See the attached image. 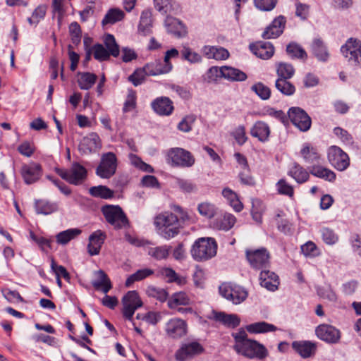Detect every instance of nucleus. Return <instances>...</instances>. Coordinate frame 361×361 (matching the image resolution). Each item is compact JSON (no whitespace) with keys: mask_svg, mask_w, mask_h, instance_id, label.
I'll return each mask as SVG.
<instances>
[{"mask_svg":"<svg viewBox=\"0 0 361 361\" xmlns=\"http://www.w3.org/2000/svg\"><path fill=\"white\" fill-rule=\"evenodd\" d=\"M57 174L71 184L78 185L87 178V169L78 162L72 164L68 169H56Z\"/></svg>","mask_w":361,"mask_h":361,"instance_id":"nucleus-3","label":"nucleus"},{"mask_svg":"<svg viewBox=\"0 0 361 361\" xmlns=\"http://www.w3.org/2000/svg\"><path fill=\"white\" fill-rule=\"evenodd\" d=\"M292 346L304 358L310 357L316 350L315 344L307 341H294L292 343Z\"/></svg>","mask_w":361,"mask_h":361,"instance_id":"nucleus-29","label":"nucleus"},{"mask_svg":"<svg viewBox=\"0 0 361 361\" xmlns=\"http://www.w3.org/2000/svg\"><path fill=\"white\" fill-rule=\"evenodd\" d=\"M165 27L169 33L177 37H183L187 34L185 25L177 18L167 16L165 20Z\"/></svg>","mask_w":361,"mask_h":361,"instance_id":"nucleus-22","label":"nucleus"},{"mask_svg":"<svg viewBox=\"0 0 361 361\" xmlns=\"http://www.w3.org/2000/svg\"><path fill=\"white\" fill-rule=\"evenodd\" d=\"M251 90L263 100L268 99L271 96V90L262 82H257L253 85L251 87Z\"/></svg>","mask_w":361,"mask_h":361,"instance_id":"nucleus-54","label":"nucleus"},{"mask_svg":"<svg viewBox=\"0 0 361 361\" xmlns=\"http://www.w3.org/2000/svg\"><path fill=\"white\" fill-rule=\"evenodd\" d=\"M300 154L305 161L309 164L317 162L320 159L317 149L308 143L303 145Z\"/></svg>","mask_w":361,"mask_h":361,"instance_id":"nucleus-34","label":"nucleus"},{"mask_svg":"<svg viewBox=\"0 0 361 361\" xmlns=\"http://www.w3.org/2000/svg\"><path fill=\"white\" fill-rule=\"evenodd\" d=\"M236 351L249 358L262 359L267 356L266 348L255 340L245 341V343L240 345L239 349Z\"/></svg>","mask_w":361,"mask_h":361,"instance_id":"nucleus-13","label":"nucleus"},{"mask_svg":"<svg viewBox=\"0 0 361 361\" xmlns=\"http://www.w3.org/2000/svg\"><path fill=\"white\" fill-rule=\"evenodd\" d=\"M97 77L95 74L89 72L78 73V82L80 89L90 90L96 82Z\"/></svg>","mask_w":361,"mask_h":361,"instance_id":"nucleus-36","label":"nucleus"},{"mask_svg":"<svg viewBox=\"0 0 361 361\" xmlns=\"http://www.w3.org/2000/svg\"><path fill=\"white\" fill-rule=\"evenodd\" d=\"M270 132L269 126L261 121L255 122L250 129L251 135L257 138L259 141L262 142L269 140Z\"/></svg>","mask_w":361,"mask_h":361,"instance_id":"nucleus-27","label":"nucleus"},{"mask_svg":"<svg viewBox=\"0 0 361 361\" xmlns=\"http://www.w3.org/2000/svg\"><path fill=\"white\" fill-rule=\"evenodd\" d=\"M246 330L251 334H265L276 331L278 328L266 322H258L247 325Z\"/></svg>","mask_w":361,"mask_h":361,"instance_id":"nucleus-33","label":"nucleus"},{"mask_svg":"<svg viewBox=\"0 0 361 361\" xmlns=\"http://www.w3.org/2000/svg\"><path fill=\"white\" fill-rule=\"evenodd\" d=\"M343 56L353 65L361 67V41L350 38L341 47Z\"/></svg>","mask_w":361,"mask_h":361,"instance_id":"nucleus-4","label":"nucleus"},{"mask_svg":"<svg viewBox=\"0 0 361 361\" xmlns=\"http://www.w3.org/2000/svg\"><path fill=\"white\" fill-rule=\"evenodd\" d=\"M231 135L234 137L235 140L239 145H244L247 140L245 128L243 125H240L236 127L231 133Z\"/></svg>","mask_w":361,"mask_h":361,"instance_id":"nucleus-58","label":"nucleus"},{"mask_svg":"<svg viewBox=\"0 0 361 361\" xmlns=\"http://www.w3.org/2000/svg\"><path fill=\"white\" fill-rule=\"evenodd\" d=\"M224 66L218 68L217 66L211 67L207 73V78L209 82L217 81L219 78H224Z\"/></svg>","mask_w":361,"mask_h":361,"instance_id":"nucleus-62","label":"nucleus"},{"mask_svg":"<svg viewBox=\"0 0 361 361\" xmlns=\"http://www.w3.org/2000/svg\"><path fill=\"white\" fill-rule=\"evenodd\" d=\"M235 218L231 214H225L221 219L216 221V226L224 231L230 230L235 223Z\"/></svg>","mask_w":361,"mask_h":361,"instance_id":"nucleus-48","label":"nucleus"},{"mask_svg":"<svg viewBox=\"0 0 361 361\" xmlns=\"http://www.w3.org/2000/svg\"><path fill=\"white\" fill-rule=\"evenodd\" d=\"M173 213H164L158 215L154 220L155 226L162 228L161 235L164 238L169 239L176 235L178 232L177 224L179 221L185 222L190 217L187 212L178 204H173Z\"/></svg>","mask_w":361,"mask_h":361,"instance_id":"nucleus-1","label":"nucleus"},{"mask_svg":"<svg viewBox=\"0 0 361 361\" xmlns=\"http://www.w3.org/2000/svg\"><path fill=\"white\" fill-rule=\"evenodd\" d=\"M92 50L94 59L100 61L107 60L111 55L109 51L101 44L94 45Z\"/></svg>","mask_w":361,"mask_h":361,"instance_id":"nucleus-56","label":"nucleus"},{"mask_svg":"<svg viewBox=\"0 0 361 361\" xmlns=\"http://www.w3.org/2000/svg\"><path fill=\"white\" fill-rule=\"evenodd\" d=\"M124 17L125 13L122 10L114 8L108 11L102 23L104 25L107 24H114L122 20Z\"/></svg>","mask_w":361,"mask_h":361,"instance_id":"nucleus-39","label":"nucleus"},{"mask_svg":"<svg viewBox=\"0 0 361 361\" xmlns=\"http://www.w3.org/2000/svg\"><path fill=\"white\" fill-rule=\"evenodd\" d=\"M224 78L231 81H245L247 76L243 71L231 66H224Z\"/></svg>","mask_w":361,"mask_h":361,"instance_id":"nucleus-37","label":"nucleus"},{"mask_svg":"<svg viewBox=\"0 0 361 361\" xmlns=\"http://www.w3.org/2000/svg\"><path fill=\"white\" fill-rule=\"evenodd\" d=\"M250 48L254 54L262 59L271 58L274 52V47L270 42H259L251 44Z\"/></svg>","mask_w":361,"mask_h":361,"instance_id":"nucleus-26","label":"nucleus"},{"mask_svg":"<svg viewBox=\"0 0 361 361\" xmlns=\"http://www.w3.org/2000/svg\"><path fill=\"white\" fill-rule=\"evenodd\" d=\"M317 336L322 341L328 343H336L341 338V332L334 326L322 324L315 329Z\"/></svg>","mask_w":361,"mask_h":361,"instance_id":"nucleus-14","label":"nucleus"},{"mask_svg":"<svg viewBox=\"0 0 361 361\" xmlns=\"http://www.w3.org/2000/svg\"><path fill=\"white\" fill-rule=\"evenodd\" d=\"M106 238V233L101 230L93 232L89 236V243L87 245L88 253L92 256L98 255Z\"/></svg>","mask_w":361,"mask_h":361,"instance_id":"nucleus-19","label":"nucleus"},{"mask_svg":"<svg viewBox=\"0 0 361 361\" xmlns=\"http://www.w3.org/2000/svg\"><path fill=\"white\" fill-rule=\"evenodd\" d=\"M170 248L171 247L168 245L149 247L147 253L155 259L161 260L166 259L169 256L171 250Z\"/></svg>","mask_w":361,"mask_h":361,"instance_id":"nucleus-43","label":"nucleus"},{"mask_svg":"<svg viewBox=\"0 0 361 361\" xmlns=\"http://www.w3.org/2000/svg\"><path fill=\"white\" fill-rule=\"evenodd\" d=\"M81 232V230L79 228H70L61 231L56 235V242L60 245H66L71 240L79 235Z\"/></svg>","mask_w":361,"mask_h":361,"instance_id":"nucleus-38","label":"nucleus"},{"mask_svg":"<svg viewBox=\"0 0 361 361\" xmlns=\"http://www.w3.org/2000/svg\"><path fill=\"white\" fill-rule=\"evenodd\" d=\"M219 290L222 297L235 305L241 303L247 296V293L243 288L231 283H222Z\"/></svg>","mask_w":361,"mask_h":361,"instance_id":"nucleus-6","label":"nucleus"},{"mask_svg":"<svg viewBox=\"0 0 361 361\" xmlns=\"http://www.w3.org/2000/svg\"><path fill=\"white\" fill-rule=\"evenodd\" d=\"M217 245L212 238H200L191 248V255L197 262L210 259L216 255Z\"/></svg>","mask_w":361,"mask_h":361,"instance_id":"nucleus-2","label":"nucleus"},{"mask_svg":"<svg viewBox=\"0 0 361 361\" xmlns=\"http://www.w3.org/2000/svg\"><path fill=\"white\" fill-rule=\"evenodd\" d=\"M278 0H254L255 6L263 11H270L273 10Z\"/></svg>","mask_w":361,"mask_h":361,"instance_id":"nucleus-63","label":"nucleus"},{"mask_svg":"<svg viewBox=\"0 0 361 361\" xmlns=\"http://www.w3.org/2000/svg\"><path fill=\"white\" fill-rule=\"evenodd\" d=\"M90 194L95 197H100L103 199H109L114 195V192L104 185H98L91 187L89 189Z\"/></svg>","mask_w":361,"mask_h":361,"instance_id":"nucleus-44","label":"nucleus"},{"mask_svg":"<svg viewBox=\"0 0 361 361\" xmlns=\"http://www.w3.org/2000/svg\"><path fill=\"white\" fill-rule=\"evenodd\" d=\"M152 13L151 10L145 9L142 11L138 25V32L147 35L152 32Z\"/></svg>","mask_w":361,"mask_h":361,"instance_id":"nucleus-30","label":"nucleus"},{"mask_svg":"<svg viewBox=\"0 0 361 361\" xmlns=\"http://www.w3.org/2000/svg\"><path fill=\"white\" fill-rule=\"evenodd\" d=\"M286 51L291 57L303 59L307 56L305 50L294 43H290L287 46Z\"/></svg>","mask_w":361,"mask_h":361,"instance_id":"nucleus-61","label":"nucleus"},{"mask_svg":"<svg viewBox=\"0 0 361 361\" xmlns=\"http://www.w3.org/2000/svg\"><path fill=\"white\" fill-rule=\"evenodd\" d=\"M203 351L202 346L197 342L183 344L176 352L175 357L178 361H185Z\"/></svg>","mask_w":361,"mask_h":361,"instance_id":"nucleus-15","label":"nucleus"},{"mask_svg":"<svg viewBox=\"0 0 361 361\" xmlns=\"http://www.w3.org/2000/svg\"><path fill=\"white\" fill-rule=\"evenodd\" d=\"M260 285L269 290L274 291L279 284L278 276L272 271L262 270L259 274Z\"/></svg>","mask_w":361,"mask_h":361,"instance_id":"nucleus-23","label":"nucleus"},{"mask_svg":"<svg viewBox=\"0 0 361 361\" xmlns=\"http://www.w3.org/2000/svg\"><path fill=\"white\" fill-rule=\"evenodd\" d=\"M161 275L165 277L168 282H176L178 284L184 283L185 279L179 277L176 272L171 268H164L161 271Z\"/></svg>","mask_w":361,"mask_h":361,"instance_id":"nucleus-57","label":"nucleus"},{"mask_svg":"<svg viewBox=\"0 0 361 361\" xmlns=\"http://www.w3.org/2000/svg\"><path fill=\"white\" fill-rule=\"evenodd\" d=\"M310 173L317 178L331 183L334 182L336 178V175L333 171L322 165L314 164L310 166Z\"/></svg>","mask_w":361,"mask_h":361,"instance_id":"nucleus-28","label":"nucleus"},{"mask_svg":"<svg viewBox=\"0 0 361 361\" xmlns=\"http://www.w3.org/2000/svg\"><path fill=\"white\" fill-rule=\"evenodd\" d=\"M123 314L129 320H133V314L137 309L142 306V302L135 290L128 291L123 298Z\"/></svg>","mask_w":361,"mask_h":361,"instance_id":"nucleus-9","label":"nucleus"},{"mask_svg":"<svg viewBox=\"0 0 361 361\" xmlns=\"http://www.w3.org/2000/svg\"><path fill=\"white\" fill-rule=\"evenodd\" d=\"M276 88L283 94L293 95L295 92V86L287 79L278 78L275 82Z\"/></svg>","mask_w":361,"mask_h":361,"instance_id":"nucleus-42","label":"nucleus"},{"mask_svg":"<svg viewBox=\"0 0 361 361\" xmlns=\"http://www.w3.org/2000/svg\"><path fill=\"white\" fill-rule=\"evenodd\" d=\"M69 32L73 44H78L81 39V29L77 22H73L69 26Z\"/></svg>","mask_w":361,"mask_h":361,"instance_id":"nucleus-64","label":"nucleus"},{"mask_svg":"<svg viewBox=\"0 0 361 361\" xmlns=\"http://www.w3.org/2000/svg\"><path fill=\"white\" fill-rule=\"evenodd\" d=\"M20 173L24 182L30 185L37 181L42 176V167L39 164L31 162L21 167Z\"/></svg>","mask_w":361,"mask_h":361,"instance_id":"nucleus-16","label":"nucleus"},{"mask_svg":"<svg viewBox=\"0 0 361 361\" xmlns=\"http://www.w3.org/2000/svg\"><path fill=\"white\" fill-rule=\"evenodd\" d=\"M182 58L190 63H197L202 61V56L198 53L193 51L189 47H183L181 50Z\"/></svg>","mask_w":361,"mask_h":361,"instance_id":"nucleus-46","label":"nucleus"},{"mask_svg":"<svg viewBox=\"0 0 361 361\" xmlns=\"http://www.w3.org/2000/svg\"><path fill=\"white\" fill-rule=\"evenodd\" d=\"M104 42L111 55L114 57H116L119 55L118 45L117 44L116 39L112 35H106L104 39Z\"/></svg>","mask_w":361,"mask_h":361,"instance_id":"nucleus-49","label":"nucleus"},{"mask_svg":"<svg viewBox=\"0 0 361 361\" xmlns=\"http://www.w3.org/2000/svg\"><path fill=\"white\" fill-rule=\"evenodd\" d=\"M95 275L97 279L92 283L93 287L97 290H101L103 293L106 294L112 288L109 278L102 270L96 271Z\"/></svg>","mask_w":361,"mask_h":361,"instance_id":"nucleus-31","label":"nucleus"},{"mask_svg":"<svg viewBox=\"0 0 361 361\" xmlns=\"http://www.w3.org/2000/svg\"><path fill=\"white\" fill-rule=\"evenodd\" d=\"M168 159L172 166L190 167L195 163L191 153L183 148H172L168 152Z\"/></svg>","mask_w":361,"mask_h":361,"instance_id":"nucleus-8","label":"nucleus"},{"mask_svg":"<svg viewBox=\"0 0 361 361\" xmlns=\"http://www.w3.org/2000/svg\"><path fill=\"white\" fill-rule=\"evenodd\" d=\"M314 56L320 61H326L329 57L327 48L320 38H315L311 45Z\"/></svg>","mask_w":361,"mask_h":361,"instance_id":"nucleus-32","label":"nucleus"},{"mask_svg":"<svg viewBox=\"0 0 361 361\" xmlns=\"http://www.w3.org/2000/svg\"><path fill=\"white\" fill-rule=\"evenodd\" d=\"M117 158L114 153L102 154L99 164L96 169V174L102 178H110L116 171Z\"/></svg>","mask_w":361,"mask_h":361,"instance_id":"nucleus-5","label":"nucleus"},{"mask_svg":"<svg viewBox=\"0 0 361 361\" xmlns=\"http://www.w3.org/2000/svg\"><path fill=\"white\" fill-rule=\"evenodd\" d=\"M146 76H149L145 71V67L136 69L133 74L128 77V80L135 85L138 86L141 85Z\"/></svg>","mask_w":361,"mask_h":361,"instance_id":"nucleus-50","label":"nucleus"},{"mask_svg":"<svg viewBox=\"0 0 361 361\" xmlns=\"http://www.w3.org/2000/svg\"><path fill=\"white\" fill-rule=\"evenodd\" d=\"M190 302V299L187 294L183 292L174 293L168 301V306L171 309H176L179 305H187Z\"/></svg>","mask_w":361,"mask_h":361,"instance_id":"nucleus-40","label":"nucleus"},{"mask_svg":"<svg viewBox=\"0 0 361 361\" xmlns=\"http://www.w3.org/2000/svg\"><path fill=\"white\" fill-rule=\"evenodd\" d=\"M102 210L106 221L116 228H122L128 224L127 218L119 206L105 204Z\"/></svg>","mask_w":361,"mask_h":361,"instance_id":"nucleus-7","label":"nucleus"},{"mask_svg":"<svg viewBox=\"0 0 361 361\" xmlns=\"http://www.w3.org/2000/svg\"><path fill=\"white\" fill-rule=\"evenodd\" d=\"M102 147L101 140L96 133H92L83 137L80 149L85 153L96 152Z\"/></svg>","mask_w":361,"mask_h":361,"instance_id":"nucleus-21","label":"nucleus"},{"mask_svg":"<svg viewBox=\"0 0 361 361\" xmlns=\"http://www.w3.org/2000/svg\"><path fill=\"white\" fill-rule=\"evenodd\" d=\"M246 257L251 267L256 269L265 268L269 264V252L264 247L247 250Z\"/></svg>","mask_w":361,"mask_h":361,"instance_id":"nucleus-12","label":"nucleus"},{"mask_svg":"<svg viewBox=\"0 0 361 361\" xmlns=\"http://www.w3.org/2000/svg\"><path fill=\"white\" fill-rule=\"evenodd\" d=\"M288 116L292 123L300 130L307 131L312 124L311 118L300 107H291L288 111Z\"/></svg>","mask_w":361,"mask_h":361,"instance_id":"nucleus-11","label":"nucleus"},{"mask_svg":"<svg viewBox=\"0 0 361 361\" xmlns=\"http://www.w3.org/2000/svg\"><path fill=\"white\" fill-rule=\"evenodd\" d=\"M145 67L149 76H156L169 73V67H164L162 66V62L160 60H156L153 62L148 63L145 66Z\"/></svg>","mask_w":361,"mask_h":361,"instance_id":"nucleus-35","label":"nucleus"},{"mask_svg":"<svg viewBox=\"0 0 361 361\" xmlns=\"http://www.w3.org/2000/svg\"><path fill=\"white\" fill-rule=\"evenodd\" d=\"M155 9L160 13L165 15L172 10L171 0H154Z\"/></svg>","mask_w":361,"mask_h":361,"instance_id":"nucleus-60","label":"nucleus"},{"mask_svg":"<svg viewBox=\"0 0 361 361\" xmlns=\"http://www.w3.org/2000/svg\"><path fill=\"white\" fill-rule=\"evenodd\" d=\"M285 23L286 20L283 16H280L275 18L262 33V37L264 39L278 37L283 32Z\"/></svg>","mask_w":361,"mask_h":361,"instance_id":"nucleus-20","label":"nucleus"},{"mask_svg":"<svg viewBox=\"0 0 361 361\" xmlns=\"http://www.w3.org/2000/svg\"><path fill=\"white\" fill-rule=\"evenodd\" d=\"M197 210L204 217L211 219L218 214V209L215 204H198Z\"/></svg>","mask_w":361,"mask_h":361,"instance_id":"nucleus-53","label":"nucleus"},{"mask_svg":"<svg viewBox=\"0 0 361 361\" xmlns=\"http://www.w3.org/2000/svg\"><path fill=\"white\" fill-rule=\"evenodd\" d=\"M213 318L216 322H219L229 328H235L240 324V319L238 315L233 314H226L222 312L213 311L212 312Z\"/></svg>","mask_w":361,"mask_h":361,"instance_id":"nucleus-24","label":"nucleus"},{"mask_svg":"<svg viewBox=\"0 0 361 361\" xmlns=\"http://www.w3.org/2000/svg\"><path fill=\"white\" fill-rule=\"evenodd\" d=\"M310 173L307 169L296 162L292 164L288 171V176L299 184L307 182L310 178Z\"/></svg>","mask_w":361,"mask_h":361,"instance_id":"nucleus-25","label":"nucleus"},{"mask_svg":"<svg viewBox=\"0 0 361 361\" xmlns=\"http://www.w3.org/2000/svg\"><path fill=\"white\" fill-rule=\"evenodd\" d=\"M320 233L323 241L327 245H334L338 240V235L329 228H322Z\"/></svg>","mask_w":361,"mask_h":361,"instance_id":"nucleus-51","label":"nucleus"},{"mask_svg":"<svg viewBox=\"0 0 361 361\" xmlns=\"http://www.w3.org/2000/svg\"><path fill=\"white\" fill-rule=\"evenodd\" d=\"M154 274L151 269L145 268L137 270L135 273L131 274L126 281V286L130 287L134 282L145 279V278Z\"/></svg>","mask_w":361,"mask_h":361,"instance_id":"nucleus-41","label":"nucleus"},{"mask_svg":"<svg viewBox=\"0 0 361 361\" xmlns=\"http://www.w3.org/2000/svg\"><path fill=\"white\" fill-rule=\"evenodd\" d=\"M146 292L149 297L154 298L161 302L165 301L168 297V293L164 288L154 286L147 287Z\"/></svg>","mask_w":361,"mask_h":361,"instance_id":"nucleus-55","label":"nucleus"},{"mask_svg":"<svg viewBox=\"0 0 361 361\" xmlns=\"http://www.w3.org/2000/svg\"><path fill=\"white\" fill-rule=\"evenodd\" d=\"M136 92L129 90L123 108V112L130 111L136 107Z\"/></svg>","mask_w":361,"mask_h":361,"instance_id":"nucleus-59","label":"nucleus"},{"mask_svg":"<svg viewBox=\"0 0 361 361\" xmlns=\"http://www.w3.org/2000/svg\"><path fill=\"white\" fill-rule=\"evenodd\" d=\"M293 67L288 63H280L277 67L276 73L278 78L290 79L294 75Z\"/></svg>","mask_w":361,"mask_h":361,"instance_id":"nucleus-47","label":"nucleus"},{"mask_svg":"<svg viewBox=\"0 0 361 361\" xmlns=\"http://www.w3.org/2000/svg\"><path fill=\"white\" fill-rule=\"evenodd\" d=\"M151 106L154 111L159 116H170L174 110L173 102L167 97L156 98L151 103Z\"/></svg>","mask_w":361,"mask_h":361,"instance_id":"nucleus-18","label":"nucleus"},{"mask_svg":"<svg viewBox=\"0 0 361 361\" xmlns=\"http://www.w3.org/2000/svg\"><path fill=\"white\" fill-rule=\"evenodd\" d=\"M327 157L329 163L338 171H344L349 166L348 155L337 146L329 148Z\"/></svg>","mask_w":361,"mask_h":361,"instance_id":"nucleus-10","label":"nucleus"},{"mask_svg":"<svg viewBox=\"0 0 361 361\" xmlns=\"http://www.w3.org/2000/svg\"><path fill=\"white\" fill-rule=\"evenodd\" d=\"M47 13V7L44 5L38 6L32 12V16L27 18V21L30 25H37L42 20Z\"/></svg>","mask_w":361,"mask_h":361,"instance_id":"nucleus-52","label":"nucleus"},{"mask_svg":"<svg viewBox=\"0 0 361 361\" xmlns=\"http://www.w3.org/2000/svg\"><path fill=\"white\" fill-rule=\"evenodd\" d=\"M128 159L130 164L135 167L139 169L140 170L147 173L154 172L153 167L149 164L144 162L138 156L134 154H130L128 155Z\"/></svg>","mask_w":361,"mask_h":361,"instance_id":"nucleus-45","label":"nucleus"},{"mask_svg":"<svg viewBox=\"0 0 361 361\" xmlns=\"http://www.w3.org/2000/svg\"><path fill=\"white\" fill-rule=\"evenodd\" d=\"M165 331L169 337L172 338H178L186 334L187 324L181 319H171L166 324Z\"/></svg>","mask_w":361,"mask_h":361,"instance_id":"nucleus-17","label":"nucleus"}]
</instances>
